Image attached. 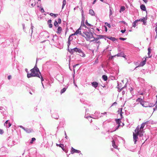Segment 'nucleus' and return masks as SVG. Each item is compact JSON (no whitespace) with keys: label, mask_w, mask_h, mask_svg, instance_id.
<instances>
[{"label":"nucleus","mask_w":157,"mask_h":157,"mask_svg":"<svg viewBox=\"0 0 157 157\" xmlns=\"http://www.w3.org/2000/svg\"><path fill=\"white\" fill-rule=\"evenodd\" d=\"M30 73L27 72V77L28 78H30L32 77H36L40 78L42 82L44 81L39 70L36 66L35 65L33 68L31 69L30 70Z\"/></svg>","instance_id":"obj_1"},{"label":"nucleus","mask_w":157,"mask_h":157,"mask_svg":"<svg viewBox=\"0 0 157 157\" xmlns=\"http://www.w3.org/2000/svg\"><path fill=\"white\" fill-rule=\"evenodd\" d=\"M122 108L119 109L117 111L118 116L119 115L120 116L121 118L118 119H116L115 120V121L117 123V128L116 129H117L120 126V124L121 122V118H122Z\"/></svg>","instance_id":"obj_2"},{"label":"nucleus","mask_w":157,"mask_h":157,"mask_svg":"<svg viewBox=\"0 0 157 157\" xmlns=\"http://www.w3.org/2000/svg\"><path fill=\"white\" fill-rule=\"evenodd\" d=\"M72 51L73 53L75 52L78 53L79 54V55L82 57H84L85 56V54L80 49L75 48L73 49L72 50Z\"/></svg>","instance_id":"obj_3"},{"label":"nucleus","mask_w":157,"mask_h":157,"mask_svg":"<svg viewBox=\"0 0 157 157\" xmlns=\"http://www.w3.org/2000/svg\"><path fill=\"white\" fill-rule=\"evenodd\" d=\"M135 131L140 137H142L144 136V132L143 130L140 129L138 126L136 128Z\"/></svg>","instance_id":"obj_4"},{"label":"nucleus","mask_w":157,"mask_h":157,"mask_svg":"<svg viewBox=\"0 0 157 157\" xmlns=\"http://www.w3.org/2000/svg\"><path fill=\"white\" fill-rule=\"evenodd\" d=\"M86 36V38L87 40H90L93 38V34L91 32H86L85 33Z\"/></svg>","instance_id":"obj_5"},{"label":"nucleus","mask_w":157,"mask_h":157,"mask_svg":"<svg viewBox=\"0 0 157 157\" xmlns=\"http://www.w3.org/2000/svg\"><path fill=\"white\" fill-rule=\"evenodd\" d=\"M147 18L146 16L145 17H143L142 18H141L139 20H138V22L139 21H141V22H143V24L144 25H146L147 24Z\"/></svg>","instance_id":"obj_6"},{"label":"nucleus","mask_w":157,"mask_h":157,"mask_svg":"<svg viewBox=\"0 0 157 157\" xmlns=\"http://www.w3.org/2000/svg\"><path fill=\"white\" fill-rule=\"evenodd\" d=\"M138 135L136 132V133H133V141L134 144H136L137 140L138 139Z\"/></svg>","instance_id":"obj_7"},{"label":"nucleus","mask_w":157,"mask_h":157,"mask_svg":"<svg viewBox=\"0 0 157 157\" xmlns=\"http://www.w3.org/2000/svg\"><path fill=\"white\" fill-rule=\"evenodd\" d=\"M136 101L137 102H139L140 103V104L141 105L145 107H147V106L144 105V102L143 101V99H142L138 98L136 99Z\"/></svg>","instance_id":"obj_8"},{"label":"nucleus","mask_w":157,"mask_h":157,"mask_svg":"<svg viewBox=\"0 0 157 157\" xmlns=\"http://www.w3.org/2000/svg\"><path fill=\"white\" fill-rule=\"evenodd\" d=\"M80 151L75 149L72 147L71 148V154H73L75 153H80Z\"/></svg>","instance_id":"obj_9"},{"label":"nucleus","mask_w":157,"mask_h":157,"mask_svg":"<svg viewBox=\"0 0 157 157\" xmlns=\"http://www.w3.org/2000/svg\"><path fill=\"white\" fill-rule=\"evenodd\" d=\"M148 121H147L145 122L142 123L141 125L140 128L139 127V129L140 130H143V128L146 124H147L148 123Z\"/></svg>","instance_id":"obj_10"},{"label":"nucleus","mask_w":157,"mask_h":157,"mask_svg":"<svg viewBox=\"0 0 157 157\" xmlns=\"http://www.w3.org/2000/svg\"><path fill=\"white\" fill-rule=\"evenodd\" d=\"M143 61H141L139 64V66L140 67H142L144 66L146 63V58H145L143 60Z\"/></svg>","instance_id":"obj_11"},{"label":"nucleus","mask_w":157,"mask_h":157,"mask_svg":"<svg viewBox=\"0 0 157 157\" xmlns=\"http://www.w3.org/2000/svg\"><path fill=\"white\" fill-rule=\"evenodd\" d=\"M140 8L143 11H145L146 10V9L144 5H141L140 6Z\"/></svg>","instance_id":"obj_12"},{"label":"nucleus","mask_w":157,"mask_h":157,"mask_svg":"<svg viewBox=\"0 0 157 157\" xmlns=\"http://www.w3.org/2000/svg\"><path fill=\"white\" fill-rule=\"evenodd\" d=\"M25 131L27 133H30L33 132V130L31 128H26L25 129Z\"/></svg>","instance_id":"obj_13"},{"label":"nucleus","mask_w":157,"mask_h":157,"mask_svg":"<svg viewBox=\"0 0 157 157\" xmlns=\"http://www.w3.org/2000/svg\"><path fill=\"white\" fill-rule=\"evenodd\" d=\"M92 86L94 88H97L98 86V83L96 82H94L92 83Z\"/></svg>","instance_id":"obj_14"},{"label":"nucleus","mask_w":157,"mask_h":157,"mask_svg":"<svg viewBox=\"0 0 157 157\" xmlns=\"http://www.w3.org/2000/svg\"><path fill=\"white\" fill-rule=\"evenodd\" d=\"M62 31V28L60 27L59 26L58 27L57 33L58 34H60Z\"/></svg>","instance_id":"obj_15"},{"label":"nucleus","mask_w":157,"mask_h":157,"mask_svg":"<svg viewBox=\"0 0 157 157\" xmlns=\"http://www.w3.org/2000/svg\"><path fill=\"white\" fill-rule=\"evenodd\" d=\"M81 27H80V28L78 29L75 32V34H76L77 35L78 34H81Z\"/></svg>","instance_id":"obj_16"},{"label":"nucleus","mask_w":157,"mask_h":157,"mask_svg":"<svg viewBox=\"0 0 157 157\" xmlns=\"http://www.w3.org/2000/svg\"><path fill=\"white\" fill-rule=\"evenodd\" d=\"M148 55L149 57L150 58L151 56V55H150L151 49L150 48H149L148 49Z\"/></svg>","instance_id":"obj_17"},{"label":"nucleus","mask_w":157,"mask_h":157,"mask_svg":"<svg viewBox=\"0 0 157 157\" xmlns=\"http://www.w3.org/2000/svg\"><path fill=\"white\" fill-rule=\"evenodd\" d=\"M128 89L129 90H130V93L131 94H132V95H135L134 93V92H133V88H132V87H131L130 88H129Z\"/></svg>","instance_id":"obj_18"},{"label":"nucleus","mask_w":157,"mask_h":157,"mask_svg":"<svg viewBox=\"0 0 157 157\" xmlns=\"http://www.w3.org/2000/svg\"><path fill=\"white\" fill-rule=\"evenodd\" d=\"M56 145L57 146H59V147H61L62 148V149L64 151V145L63 144H56Z\"/></svg>","instance_id":"obj_19"},{"label":"nucleus","mask_w":157,"mask_h":157,"mask_svg":"<svg viewBox=\"0 0 157 157\" xmlns=\"http://www.w3.org/2000/svg\"><path fill=\"white\" fill-rule=\"evenodd\" d=\"M138 81H139L141 82V83H144V82L145 80H144V79H143L142 78H138Z\"/></svg>","instance_id":"obj_20"},{"label":"nucleus","mask_w":157,"mask_h":157,"mask_svg":"<svg viewBox=\"0 0 157 157\" xmlns=\"http://www.w3.org/2000/svg\"><path fill=\"white\" fill-rule=\"evenodd\" d=\"M102 78L105 81H107L108 79L107 76L106 75H102Z\"/></svg>","instance_id":"obj_21"},{"label":"nucleus","mask_w":157,"mask_h":157,"mask_svg":"<svg viewBox=\"0 0 157 157\" xmlns=\"http://www.w3.org/2000/svg\"><path fill=\"white\" fill-rule=\"evenodd\" d=\"M89 13L92 16H94V13L93 10H89Z\"/></svg>","instance_id":"obj_22"},{"label":"nucleus","mask_w":157,"mask_h":157,"mask_svg":"<svg viewBox=\"0 0 157 157\" xmlns=\"http://www.w3.org/2000/svg\"><path fill=\"white\" fill-rule=\"evenodd\" d=\"M138 22V20H135L132 24V27H135L136 26V23Z\"/></svg>","instance_id":"obj_23"},{"label":"nucleus","mask_w":157,"mask_h":157,"mask_svg":"<svg viewBox=\"0 0 157 157\" xmlns=\"http://www.w3.org/2000/svg\"><path fill=\"white\" fill-rule=\"evenodd\" d=\"M66 4V0H63V5L62 6V9H63L64 7V6Z\"/></svg>","instance_id":"obj_24"},{"label":"nucleus","mask_w":157,"mask_h":157,"mask_svg":"<svg viewBox=\"0 0 157 157\" xmlns=\"http://www.w3.org/2000/svg\"><path fill=\"white\" fill-rule=\"evenodd\" d=\"M50 15L51 16H54V17H56L58 16V14H54L52 13H51L50 14Z\"/></svg>","instance_id":"obj_25"},{"label":"nucleus","mask_w":157,"mask_h":157,"mask_svg":"<svg viewBox=\"0 0 157 157\" xmlns=\"http://www.w3.org/2000/svg\"><path fill=\"white\" fill-rule=\"evenodd\" d=\"M157 102V101H156L155 103V104H154L153 103H150L149 104V107H153V106H154L156 104Z\"/></svg>","instance_id":"obj_26"},{"label":"nucleus","mask_w":157,"mask_h":157,"mask_svg":"<svg viewBox=\"0 0 157 157\" xmlns=\"http://www.w3.org/2000/svg\"><path fill=\"white\" fill-rule=\"evenodd\" d=\"M125 10V7L124 6H122L120 10V12H121V11H123Z\"/></svg>","instance_id":"obj_27"},{"label":"nucleus","mask_w":157,"mask_h":157,"mask_svg":"<svg viewBox=\"0 0 157 157\" xmlns=\"http://www.w3.org/2000/svg\"><path fill=\"white\" fill-rule=\"evenodd\" d=\"M35 140L36 139L35 138H32V140L30 142V144H32L33 143V141H35Z\"/></svg>","instance_id":"obj_28"},{"label":"nucleus","mask_w":157,"mask_h":157,"mask_svg":"<svg viewBox=\"0 0 157 157\" xmlns=\"http://www.w3.org/2000/svg\"><path fill=\"white\" fill-rule=\"evenodd\" d=\"M58 22H57V21H55V22H54V26L56 27L58 26Z\"/></svg>","instance_id":"obj_29"},{"label":"nucleus","mask_w":157,"mask_h":157,"mask_svg":"<svg viewBox=\"0 0 157 157\" xmlns=\"http://www.w3.org/2000/svg\"><path fill=\"white\" fill-rule=\"evenodd\" d=\"M97 36H98L97 37L99 38V39L103 38L104 37V36L102 35H97Z\"/></svg>","instance_id":"obj_30"},{"label":"nucleus","mask_w":157,"mask_h":157,"mask_svg":"<svg viewBox=\"0 0 157 157\" xmlns=\"http://www.w3.org/2000/svg\"><path fill=\"white\" fill-rule=\"evenodd\" d=\"M93 38H94V39L93 40H90V41H91V42L94 41L95 40V41H97L98 40H99V38L98 37L94 38V37H93Z\"/></svg>","instance_id":"obj_31"},{"label":"nucleus","mask_w":157,"mask_h":157,"mask_svg":"<svg viewBox=\"0 0 157 157\" xmlns=\"http://www.w3.org/2000/svg\"><path fill=\"white\" fill-rule=\"evenodd\" d=\"M66 90V88H64L61 90L60 93L61 94H62V93H63Z\"/></svg>","instance_id":"obj_32"},{"label":"nucleus","mask_w":157,"mask_h":157,"mask_svg":"<svg viewBox=\"0 0 157 157\" xmlns=\"http://www.w3.org/2000/svg\"><path fill=\"white\" fill-rule=\"evenodd\" d=\"M108 39H109L110 40H111L113 41H114L116 39L114 37H111L110 38H108Z\"/></svg>","instance_id":"obj_33"},{"label":"nucleus","mask_w":157,"mask_h":157,"mask_svg":"<svg viewBox=\"0 0 157 157\" xmlns=\"http://www.w3.org/2000/svg\"><path fill=\"white\" fill-rule=\"evenodd\" d=\"M112 145H113V147L114 148H115L116 147V145L115 144V143L114 140H113L112 141Z\"/></svg>","instance_id":"obj_34"},{"label":"nucleus","mask_w":157,"mask_h":157,"mask_svg":"<svg viewBox=\"0 0 157 157\" xmlns=\"http://www.w3.org/2000/svg\"><path fill=\"white\" fill-rule=\"evenodd\" d=\"M105 24L109 28H111V25L110 24H109L107 22H105Z\"/></svg>","instance_id":"obj_35"},{"label":"nucleus","mask_w":157,"mask_h":157,"mask_svg":"<svg viewBox=\"0 0 157 157\" xmlns=\"http://www.w3.org/2000/svg\"><path fill=\"white\" fill-rule=\"evenodd\" d=\"M86 24L89 26H91V25L87 21L86 22Z\"/></svg>","instance_id":"obj_36"},{"label":"nucleus","mask_w":157,"mask_h":157,"mask_svg":"<svg viewBox=\"0 0 157 157\" xmlns=\"http://www.w3.org/2000/svg\"><path fill=\"white\" fill-rule=\"evenodd\" d=\"M58 23L60 24L61 23V20L60 18H59L58 20Z\"/></svg>","instance_id":"obj_37"},{"label":"nucleus","mask_w":157,"mask_h":157,"mask_svg":"<svg viewBox=\"0 0 157 157\" xmlns=\"http://www.w3.org/2000/svg\"><path fill=\"white\" fill-rule=\"evenodd\" d=\"M119 39L121 40H126L127 38L120 37L119 38Z\"/></svg>","instance_id":"obj_38"},{"label":"nucleus","mask_w":157,"mask_h":157,"mask_svg":"<svg viewBox=\"0 0 157 157\" xmlns=\"http://www.w3.org/2000/svg\"><path fill=\"white\" fill-rule=\"evenodd\" d=\"M52 20H49L48 21V24H51Z\"/></svg>","instance_id":"obj_39"},{"label":"nucleus","mask_w":157,"mask_h":157,"mask_svg":"<svg viewBox=\"0 0 157 157\" xmlns=\"http://www.w3.org/2000/svg\"><path fill=\"white\" fill-rule=\"evenodd\" d=\"M4 132L3 131L0 129V134H2Z\"/></svg>","instance_id":"obj_40"},{"label":"nucleus","mask_w":157,"mask_h":157,"mask_svg":"<svg viewBox=\"0 0 157 157\" xmlns=\"http://www.w3.org/2000/svg\"><path fill=\"white\" fill-rule=\"evenodd\" d=\"M155 63H157V55H156L155 57Z\"/></svg>","instance_id":"obj_41"},{"label":"nucleus","mask_w":157,"mask_h":157,"mask_svg":"<svg viewBox=\"0 0 157 157\" xmlns=\"http://www.w3.org/2000/svg\"><path fill=\"white\" fill-rule=\"evenodd\" d=\"M157 109V105H156L155 107L153 108L154 111L156 110Z\"/></svg>","instance_id":"obj_42"},{"label":"nucleus","mask_w":157,"mask_h":157,"mask_svg":"<svg viewBox=\"0 0 157 157\" xmlns=\"http://www.w3.org/2000/svg\"><path fill=\"white\" fill-rule=\"evenodd\" d=\"M52 27V24H49V27L50 28H51Z\"/></svg>","instance_id":"obj_43"},{"label":"nucleus","mask_w":157,"mask_h":157,"mask_svg":"<svg viewBox=\"0 0 157 157\" xmlns=\"http://www.w3.org/2000/svg\"><path fill=\"white\" fill-rule=\"evenodd\" d=\"M41 10L42 13H44V9H43V8H41Z\"/></svg>","instance_id":"obj_44"},{"label":"nucleus","mask_w":157,"mask_h":157,"mask_svg":"<svg viewBox=\"0 0 157 157\" xmlns=\"http://www.w3.org/2000/svg\"><path fill=\"white\" fill-rule=\"evenodd\" d=\"M125 31H126L125 30H121V31L122 33H124L125 32Z\"/></svg>","instance_id":"obj_45"},{"label":"nucleus","mask_w":157,"mask_h":157,"mask_svg":"<svg viewBox=\"0 0 157 157\" xmlns=\"http://www.w3.org/2000/svg\"><path fill=\"white\" fill-rule=\"evenodd\" d=\"M104 27L105 28V32H107V27L106 26H105Z\"/></svg>","instance_id":"obj_46"},{"label":"nucleus","mask_w":157,"mask_h":157,"mask_svg":"<svg viewBox=\"0 0 157 157\" xmlns=\"http://www.w3.org/2000/svg\"><path fill=\"white\" fill-rule=\"evenodd\" d=\"M11 75H9V76H8V79L10 80V79H11Z\"/></svg>","instance_id":"obj_47"},{"label":"nucleus","mask_w":157,"mask_h":157,"mask_svg":"<svg viewBox=\"0 0 157 157\" xmlns=\"http://www.w3.org/2000/svg\"><path fill=\"white\" fill-rule=\"evenodd\" d=\"M112 12L111 10L110 9V15H112Z\"/></svg>","instance_id":"obj_48"},{"label":"nucleus","mask_w":157,"mask_h":157,"mask_svg":"<svg viewBox=\"0 0 157 157\" xmlns=\"http://www.w3.org/2000/svg\"><path fill=\"white\" fill-rule=\"evenodd\" d=\"M11 125V123H8V127L9 128L10 127Z\"/></svg>","instance_id":"obj_49"},{"label":"nucleus","mask_w":157,"mask_h":157,"mask_svg":"<svg viewBox=\"0 0 157 157\" xmlns=\"http://www.w3.org/2000/svg\"><path fill=\"white\" fill-rule=\"evenodd\" d=\"M75 35H77V34H75V32L74 33L71 34L70 36H71Z\"/></svg>","instance_id":"obj_50"},{"label":"nucleus","mask_w":157,"mask_h":157,"mask_svg":"<svg viewBox=\"0 0 157 157\" xmlns=\"http://www.w3.org/2000/svg\"><path fill=\"white\" fill-rule=\"evenodd\" d=\"M8 120H7V121H6L5 122V123L4 124V125H5V124H7L8 123Z\"/></svg>","instance_id":"obj_51"},{"label":"nucleus","mask_w":157,"mask_h":157,"mask_svg":"<svg viewBox=\"0 0 157 157\" xmlns=\"http://www.w3.org/2000/svg\"><path fill=\"white\" fill-rule=\"evenodd\" d=\"M95 43H100V42L99 41H95Z\"/></svg>","instance_id":"obj_52"},{"label":"nucleus","mask_w":157,"mask_h":157,"mask_svg":"<svg viewBox=\"0 0 157 157\" xmlns=\"http://www.w3.org/2000/svg\"><path fill=\"white\" fill-rule=\"evenodd\" d=\"M155 31L156 32V36H157V27H156L155 28Z\"/></svg>","instance_id":"obj_53"},{"label":"nucleus","mask_w":157,"mask_h":157,"mask_svg":"<svg viewBox=\"0 0 157 157\" xmlns=\"http://www.w3.org/2000/svg\"><path fill=\"white\" fill-rule=\"evenodd\" d=\"M78 65H79V64H75V65H74L73 66V67L74 68V67H76Z\"/></svg>","instance_id":"obj_54"},{"label":"nucleus","mask_w":157,"mask_h":157,"mask_svg":"<svg viewBox=\"0 0 157 157\" xmlns=\"http://www.w3.org/2000/svg\"><path fill=\"white\" fill-rule=\"evenodd\" d=\"M117 104V102H114V103H113V104L112 106H113V105H116V104Z\"/></svg>","instance_id":"obj_55"},{"label":"nucleus","mask_w":157,"mask_h":157,"mask_svg":"<svg viewBox=\"0 0 157 157\" xmlns=\"http://www.w3.org/2000/svg\"><path fill=\"white\" fill-rule=\"evenodd\" d=\"M35 5V3L31 4V6H34Z\"/></svg>","instance_id":"obj_56"},{"label":"nucleus","mask_w":157,"mask_h":157,"mask_svg":"<svg viewBox=\"0 0 157 157\" xmlns=\"http://www.w3.org/2000/svg\"><path fill=\"white\" fill-rule=\"evenodd\" d=\"M139 94L140 95H143L144 94H143V92H141V93H139Z\"/></svg>","instance_id":"obj_57"},{"label":"nucleus","mask_w":157,"mask_h":157,"mask_svg":"<svg viewBox=\"0 0 157 157\" xmlns=\"http://www.w3.org/2000/svg\"><path fill=\"white\" fill-rule=\"evenodd\" d=\"M144 2L145 3H147V0H143Z\"/></svg>","instance_id":"obj_58"},{"label":"nucleus","mask_w":157,"mask_h":157,"mask_svg":"<svg viewBox=\"0 0 157 157\" xmlns=\"http://www.w3.org/2000/svg\"><path fill=\"white\" fill-rule=\"evenodd\" d=\"M70 36H69V37L68 38V42H70V41H71L70 40Z\"/></svg>","instance_id":"obj_59"},{"label":"nucleus","mask_w":157,"mask_h":157,"mask_svg":"<svg viewBox=\"0 0 157 157\" xmlns=\"http://www.w3.org/2000/svg\"><path fill=\"white\" fill-rule=\"evenodd\" d=\"M96 2V1L94 0V2H93V4H94Z\"/></svg>","instance_id":"obj_60"},{"label":"nucleus","mask_w":157,"mask_h":157,"mask_svg":"<svg viewBox=\"0 0 157 157\" xmlns=\"http://www.w3.org/2000/svg\"><path fill=\"white\" fill-rule=\"evenodd\" d=\"M147 140V139L146 138V139L145 140V141L143 143L142 145L145 143V142Z\"/></svg>","instance_id":"obj_61"},{"label":"nucleus","mask_w":157,"mask_h":157,"mask_svg":"<svg viewBox=\"0 0 157 157\" xmlns=\"http://www.w3.org/2000/svg\"><path fill=\"white\" fill-rule=\"evenodd\" d=\"M93 122V120H92V119H91V120H90V123H91Z\"/></svg>","instance_id":"obj_62"},{"label":"nucleus","mask_w":157,"mask_h":157,"mask_svg":"<svg viewBox=\"0 0 157 157\" xmlns=\"http://www.w3.org/2000/svg\"><path fill=\"white\" fill-rule=\"evenodd\" d=\"M131 45V44H129V43H128V46H130V45Z\"/></svg>","instance_id":"obj_63"},{"label":"nucleus","mask_w":157,"mask_h":157,"mask_svg":"<svg viewBox=\"0 0 157 157\" xmlns=\"http://www.w3.org/2000/svg\"><path fill=\"white\" fill-rule=\"evenodd\" d=\"M156 27H157V22L156 23Z\"/></svg>","instance_id":"obj_64"}]
</instances>
